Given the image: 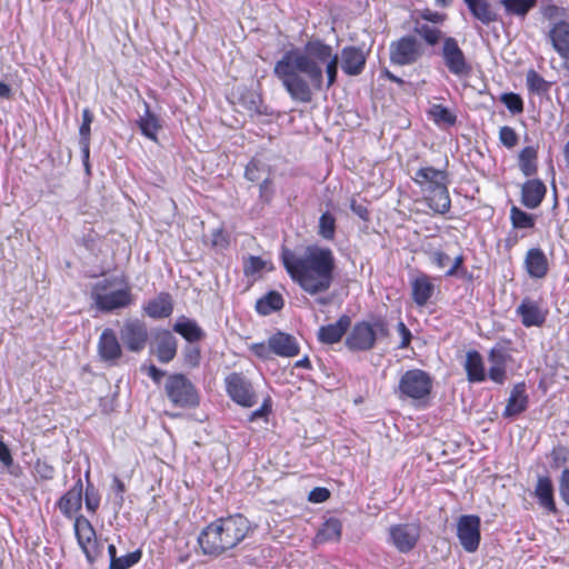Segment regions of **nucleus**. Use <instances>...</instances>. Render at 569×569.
Segmentation results:
<instances>
[{
    "label": "nucleus",
    "mask_w": 569,
    "mask_h": 569,
    "mask_svg": "<svg viewBox=\"0 0 569 569\" xmlns=\"http://www.w3.org/2000/svg\"><path fill=\"white\" fill-rule=\"evenodd\" d=\"M0 461L6 466H10L12 463V457L7 445L0 440Z\"/></svg>",
    "instance_id": "0e129e2a"
},
{
    "label": "nucleus",
    "mask_w": 569,
    "mask_h": 569,
    "mask_svg": "<svg viewBox=\"0 0 569 569\" xmlns=\"http://www.w3.org/2000/svg\"><path fill=\"white\" fill-rule=\"evenodd\" d=\"M330 497V492L326 488H313L308 496V500L315 503L325 502Z\"/></svg>",
    "instance_id": "6e6d98bb"
},
{
    "label": "nucleus",
    "mask_w": 569,
    "mask_h": 569,
    "mask_svg": "<svg viewBox=\"0 0 569 569\" xmlns=\"http://www.w3.org/2000/svg\"><path fill=\"white\" fill-rule=\"evenodd\" d=\"M510 219L516 229H530L535 226L533 216L515 206L510 210Z\"/></svg>",
    "instance_id": "c03bdc74"
},
{
    "label": "nucleus",
    "mask_w": 569,
    "mask_h": 569,
    "mask_svg": "<svg viewBox=\"0 0 569 569\" xmlns=\"http://www.w3.org/2000/svg\"><path fill=\"white\" fill-rule=\"evenodd\" d=\"M386 331V326L381 321H359L350 329L345 341L346 347L351 351H368Z\"/></svg>",
    "instance_id": "39448f33"
},
{
    "label": "nucleus",
    "mask_w": 569,
    "mask_h": 569,
    "mask_svg": "<svg viewBox=\"0 0 569 569\" xmlns=\"http://www.w3.org/2000/svg\"><path fill=\"white\" fill-rule=\"evenodd\" d=\"M164 390L167 397L176 407L192 408L199 403V396L194 386L183 375L176 373L169 376Z\"/></svg>",
    "instance_id": "423d86ee"
},
{
    "label": "nucleus",
    "mask_w": 569,
    "mask_h": 569,
    "mask_svg": "<svg viewBox=\"0 0 569 569\" xmlns=\"http://www.w3.org/2000/svg\"><path fill=\"white\" fill-rule=\"evenodd\" d=\"M228 396L239 406L250 408L257 396L250 380L240 372H232L224 379Z\"/></svg>",
    "instance_id": "6e6552de"
},
{
    "label": "nucleus",
    "mask_w": 569,
    "mask_h": 569,
    "mask_svg": "<svg viewBox=\"0 0 569 569\" xmlns=\"http://www.w3.org/2000/svg\"><path fill=\"white\" fill-rule=\"evenodd\" d=\"M465 370L468 381L482 382L486 380L487 373L481 355L476 351H468L466 355Z\"/></svg>",
    "instance_id": "c85d7f7f"
},
{
    "label": "nucleus",
    "mask_w": 569,
    "mask_h": 569,
    "mask_svg": "<svg viewBox=\"0 0 569 569\" xmlns=\"http://www.w3.org/2000/svg\"><path fill=\"white\" fill-rule=\"evenodd\" d=\"M429 116L438 126L450 127L456 123V116L441 104H432L429 109Z\"/></svg>",
    "instance_id": "ea45409f"
},
{
    "label": "nucleus",
    "mask_w": 569,
    "mask_h": 569,
    "mask_svg": "<svg viewBox=\"0 0 569 569\" xmlns=\"http://www.w3.org/2000/svg\"><path fill=\"white\" fill-rule=\"evenodd\" d=\"M500 100L512 113H519L523 110L522 99L517 93H503Z\"/></svg>",
    "instance_id": "09e8293b"
},
{
    "label": "nucleus",
    "mask_w": 569,
    "mask_h": 569,
    "mask_svg": "<svg viewBox=\"0 0 569 569\" xmlns=\"http://www.w3.org/2000/svg\"><path fill=\"white\" fill-rule=\"evenodd\" d=\"M120 338L129 351L140 352L148 340V329L143 321L136 318L124 320L120 329Z\"/></svg>",
    "instance_id": "9b49d317"
},
{
    "label": "nucleus",
    "mask_w": 569,
    "mask_h": 569,
    "mask_svg": "<svg viewBox=\"0 0 569 569\" xmlns=\"http://www.w3.org/2000/svg\"><path fill=\"white\" fill-rule=\"evenodd\" d=\"M99 357L111 365L116 363L122 356L121 346L112 329H104L98 341Z\"/></svg>",
    "instance_id": "2eb2a0df"
},
{
    "label": "nucleus",
    "mask_w": 569,
    "mask_h": 569,
    "mask_svg": "<svg viewBox=\"0 0 569 569\" xmlns=\"http://www.w3.org/2000/svg\"><path fill=\"white\" fill-rule=\"evenodd\" d=\"M267 173L266 166L258 159H252L246 167L244 176L250 181H259L263 179L260 191L263 192L267 189L269 179L264 177Z\"/></svg>",
    "instance_id": "4c0bfd02"
},
{
    "label": "nucleus",
    "mask_w": 569,
    "mask_h": 569,
    "mask_svg": "<svg viewBox=\"0 0 569 569\" xmlns=\"http://www.w3.org/2000/svg\"><path fill=\"white\" fill-rule=\"evenodd\" d=\"M552 458H553L555 466L559 467L568 460L569 452L563 448L555 449L552 451Z\"/></svg>",
    "instance_id": "e2e57ef3"
},
{
    "label": "nucleus",
    "mask_w": 569,
    "mask_h": 569,
    "mask_svg": "<svg viewBox=\"0 0 569 569\" xmlns=\"http://www.w3.org/2000/svg\"><path fill=\"white\" fill-rule=\"evenodd\" d=\"M462 262V256L456 257L455 260L450 262V267L446 270V276L451 277L456 274L457 270L461 267Z\"/></svg>",
    "instance_id": "774afa93"
},
{
    "label": "nucleus",
    "mask_w": 569,
    "mask_h": 569,
    "mask_svg": "<svg viewBox=\"0 0 569 569\" xmlns=\"http://www.w3.org/2000/svg\"><path fill=\"white\" fill-rule=\"evenodd\" d=\"M142 557L141 550L137 549L124 556L118 557L111 569H129L140 561Z\"/></svg>",
    "instance_id": "de8ad7c7"
},
{
    "label": "nucleus",
    "mask_w": 569,
    "mask_h": 569,
    "mask_svg": "<svg viewBox=\"0 0 569 569\" xmlns=\"http://www.w3.org/2000/svg\"><path fill=\"white\" fill-rule=\"evenodd\" d=\"M282 261L291 279L311 296L326 292L332 284L336 259L329 248L309 246L299 257L284 251Z\"/></svg>",
    "instance_id": "f03ea898"
},
{
    "label": "nucleus",
    "mask_w": 569,
    "mask_h": 569,
    "mask_svg": "<svg viewBox=\"0 0 569 569\" xmlns=\"http://www.w3.org/2000/svg\"><path fill=\"white\" fill-rule=\"evenodd\" d=\"M93 116L89 109L82 111V123L79 129L80 144L82 152L86 158L89 157V142H90V126L92 123Z\"/></svg>",
    "instance_id": "79ce46f5"
},
{
    "label": "nucleus",
    "mask_w": 569,
    "mask_h": 569,
    "mask_svg": "<svg viewBox=\"0 0 569 569\" xmlns=\"http://www.w3.org/2000/svg\"><path fill=\"white\" fill-rule=\"evenodd\" d=\"M419 538L420 526L418 523H397L389 527L387 542L399 552L408 553L416 547Z\"/></svg>",
    "instance_id": "1a4fd4ad"
},
{
    "label": "nucleus",
    "mask_w": 569,
    "mask_h": 569,
    "mask_svg": "<svg viewBox=\"0 0 569 569\" xmlns=\"http://www.w3.org/2000/svg\"><path fill=\"white\" fill-rule=\"evenodd\" d=\"M526 83L528 89L535 93H543L548 90V82L533 69L526 74Z\"/></svg>",
    "instance_id": "49530a36"
},
{
    "label": "nucleus",
    "mask_w": 569,
    "mask_h": 569,
    "mask_svg": "<svg viewBox=\"0 0 569 569\" xmlns=\"http://www.w3.org/2000/svg\"><path fill=\"white\" fill-rule=\"evenodd\" d=\"M143 311L153 319H161L169 317L173 311V303L171 296L166 292L159 293L153 299L149 300Z\"/></svg>",
    "instance_id": "a878e982"
},
{
    "label": "nucleus",
    "mask_w": 569,
    "mask_h": 569,
    "mask_svg": "<svg viewBox=\"0 0 569 569\" xmlns=\"http://www.w3.org/2000/svg\"><path fill=\"white\" fill-rule=\"evenodd\" d=\"M538 3V0H500L507 16L525 19Z\"/></svg>",
    "instance_id": "f704fd0d"
},
{
    "label": "nucleus",
    "mask_w": 569,
    "mask_h": 569,
    "mask_svg": "<svg viewBox=\"0 0 569 569\" xmlns=\"http://www.w3.org/2000/svg\"><path fill=\"white\" fill-rule=\"evenodd\" d=\"M499 139L507 148H513L518 143V136L516 131L508 126H503L499 130Z\"/></svg>",
    "instance_id": "3c124183"
},
{
    "label": "nucleus",
    "mask_w": 569,
    "mask_h": 569,
    "mask_svg": "<svg viewBox=\"0 0 569 569\" xmlns=\"http://www.w3.org/2000/svg\"><path fill=\"white\" fill-rule=\"evenodd\" d=\"M517 315L525 327H540L546 320V312L537 301L525 298L517 307Z\"/></svg>",
    "instance_id": "a211bd4d"
},
{
    "label": "nucleus",
    "mask_w": 569,
    "mask_h": 569,
    "mask_svg": "<svg viewBox=\"0 0 569 569\" xmlns=\"http://www.w3.org/2000/svg\"><path fill=\"white\" fill-rule=\"evenodd\" d=\"M200 359V351L196 347H189L186 349V362L191 366L196 367L199 363Z\"/></svg>",
    "instance_id": "052dcab7"
},
{
    "label": "nucleus",
    "mask_w": 569,
    "mask_h": 569,
    "mask_svg": "<svg viewBox=\"0 0 569 569\" xmlns=\"http://www.w3.org/2000/svg\"><path fill=\"white\" fill-rule=\"evenodd\" d=\"M82 493L83 485L81 478H79L58 501V508L64 517L69 519L77 517L76 515L82 506Z\"/></svg>",
    "instance_id": "dca6fc26"
},
{
    "label": "nucleus",
    "mask_w": 569,
    "mask_h": 569,
    "mask_svg": "<svg viewBox=\"0 0 569 569\" xmlns=\"http://www.w3.org/2000/svg\"><path fill=\"white\" fill-rule=\"evenodd\" d=\"M537 149L526 147L519 153V168L525 176H531L537 170Z\"/></svg>",
    "instance_id": "58836bf2"
},
{
    "label": "nucleus",
    "mask_w": 569,
    "mask_h": 569,
    "mask_svg": "<svg viewBox=\"0 0 569 569\" xmlns=\"http://www.w3.org/2000/svg\"><path fill=\"white\" fill-rule=\"evenodd\" d=\"M73 530L78 545L84 553L87 560L90 563L94 562L99 551L96 530L91 522L84 516H77L73 522Z\"/></svg>",
    "instance_id": "9d476101"
},
{
    "label": "nucleus",
    "mask_w": 569,
    "mask_h": 569,
    "mask_svg": "<svg viewBox=\"0 0 569 569\" xmlns=\"http://www.w3.org/2000/svg\"><path fill=\"white\" fill-rule=\"evenodd\" d=\"M282 306V296L276 291H271L257 301L256 309L260 315L266 316L273 311L280 310Z\"/></svg>",
    "instance_id": "e433bc0d"
},
{
    "label": "nucleus",
    "mask_w": 569,
    "mask_h": 569,
    "mask_svg": "<svg viewBox=\"0 0 569 569\" xmlns=\"http://www.w3.org/2000/svg\"><path fill=\"white\" fill-rule=\"evenodd\" d=\"M271 269L272 266L269 261L256 256H250L243 266L244 274L254 278H259L263 271H269Z\"/></svg>",
    "instance_id": "a19ab883"
},
{
    "label": "nucleus",
    "mask_w": 569,
    "mask_h": 569,
    "mask_svg": "<svg viewBox=\"0 0 569 569\" xmlns=\"http://www.w3.org/2000/svg\"><path fill=\"white\" fill-rule=\"evenodd\" d=\"M34 470L40 478L46 480L52 479L54 476L53 467L44 461H37Z\"/></svg>",
    "instance_id": "5fc2aeb1"
},
{
    "label": "nucleus",
    "mask_w": 569,
    "mask_h": 569,
    "mask_svg": "<svg viewBox=\"0 0 569 569\" xmlns=\"http://www.w3.org/2000/svg\"><path fill=\"white\" fill-rule=\"evenodd\" d=\"M90 297L96 309L101 312L126 309L134 302L131 286L123 274L104 277L96 281Z\"/></svg>",
    "instance_id": "20e7f679"
},
{
    "label": "nucleus",
    "mask_w": 569,
    "mask_h": 569,
    "mask_svg": "<svg viewBox=\"0 0 569 569\" xmlns=\"http://www.w3.org/2000/svg\"><path fill=\"white\" fill-rule=\"evenodd\" d=\"M250 350L260 359H269L272 353L270 339H268V343L259 342L251 345Z\"/></svg>",
    "instance_id": "864d4df0"
},
{
    "label": "nucleus",
    "mask_w": 569,
    "mask_h": 569,
    "mask_svg": "<svg viewBox=\"0 0 569 569\" xmlns=\"http://www.w3.org/2000/svg\"><path fill=\"white\" fill-rule=\"evenodd\" d=\"M398 331L400 332V335L402 337V340H401V343H400V348H406L409 345V342H410L411 333L407 329V327L405 326L403 322H399L398 323Z\"/></svg>",
    "instance_id": "69168bd1"
},
{
    "label": "nucleus",
    "mask_w": 569,
    "mask_h": 569,
    "mask_svg": "<svg viewBox=\"0 0 569 569\" xmlns=\"http://www.w3.org/2000/svg\"><path fill=\"white\" fill-rule=\"evenodd\" d=\"M269 339L272 353L279 357L291 358L297 356L300 351L297 339L291 335L277 332Z\"/></svg>",
    "instance_id": "4be33fe9"
},
{
    "label": "nucleus",
    "mask_w": 569,
    "mask_h": 569,
    "mask_svg": "<svg viewBox=\"0 0 569 569\" xmlns=\"http://www.w3.org/2000/svg\"><path fill=\"white\" fill-rule=\"evenodd\" d=\"M457 535L467 552H475L480 543V518L473 515L461 516L457 525Z\"/></svg>",
    "instance_id": "f8f14e48"
},
{
    "label": "nucleus",
    "mask_w": 569,
    "mask_h": 569,
    "mask_svg": "<svg viewBox=\"0 0 569 569\" xmlns=\"http://www.w3.org/2000/svg\"><path fill=\"white\" fill-rule=\"evenodd\" d=\"M549 37L553 49L566 60H569V23L566 21L557 22L550 30Z\"/></svg>",
    "instance_id": "393cba45"
},
{
    "label": "nucleus",
    "mask_w": 569,
    "mask_h": 569,
    "mask_svg": "<svg viewBox=\"0 0 569 569\" xmlns=\"http://www.w3.org/2000/svg\"><path fill=\"white\" fill-rule=\"evenodd\" d=\"M318 233L326 240H332L335 238L336 218L331 213L325 212L321 214L319 218Z\"/></svg>",
    "instance_id": "37998d69"
},
{
    "label": "nucleus",
    "mask_w": 569,
    "mask_h": 569,
    "mask_svg": "<svg viewBox=\"0 0 569 569\" xmlns=\"http://www.w3.org/2000/svg\"><path fill=\"white\" fill-rule=\"evenodd\" d=\"M177 353V339L168 331L162 330L156 335V355L160 362H170Z\"/></svg>",
    "instance_id": "5701e85b"
},
{
    "label": "nucleus",
    "mask_w": 569,
    "mask_h": 569,
    "mask_svg": "<svg viewBox=\"0 0 569 569\" xmlns=\"http://www.w3.org/2000/svg\"><path fill=\"white\" fill-rule=\"evenodd\" d=\"M522 203L530 209L537 208L545 194H546V186L540 180H528L522 186Z\"/></svg>",
    "instance_id": "c756f323"
},
{
    "label": "nucleus",
    "mask_w": 569,
    "mask_h": 569,
    "mask_svg": "<svg viewBox=\"0 0 569 569\" xmlns=\"http://www.w3.org/2000/svg\"><path fill=\"white\" fill-rule=\"evenodd\" d=\"M539 505L549 512H556L553 500V486L548 477H539L535 489Z\"/></svg>",
    "instance_id": "7c9ffc66"
},
{
    "label": "nucleus",
    "mask_w": 569,
    "mask_h": 569,
    "mask_svg": "<svg viewBox=\"0 0 569 569\" xmlns=\"http://www.w3.org/2000/svg\"><path fill=\"white\" fill-rule=\"evenodd\" d=\"M342 525L338 519L330 518L318 529L315 537L316 543L337 542L340 540Z\"/></svg>",
    "instance_id": "72a5a7b5"
},
{
    "label": "nucleus",
    "mask_w": 569,
    "mask_h": 569,
    "mask_svg": "<svg viewBox=\"0 0 569 569\" xmlns=\"http://www.w3.org/2000/svg\"><path fill=\"white\" fill-rule=\"evenodd\" d=\"M415 31L420 37H422L427 43H429L431 46L436 44L441 37V31L437 27L429 26L428 23H425V22L418 21L416 23Z\"/></svg>",
    "instance_id": "a18cd8bd"
},
{
    "label": "nucleus",
    "mask_w": 569,
    "mask_h": 569,
    "mask_svg": "<svg viewBox=\"0 0 569 569\" xmlns=\"http://www.w3.org/2000/svg\"><path fill=\"white\" fill-rule=\"evenodd\" d=\"M429 260L438 269H448L450 267V257L441 250H432L429 252Z\"/></svg>",
    "instance_id": "603ef678"
},
{
    "label": "nucleus",
    "mask_w": 569,
    "mask_h": 569,
    "mask_svg": "<svg viewBox=\"0 0 569 569\" xmlns=\"http://www.w3.org/2000/svg\"><path fill=\"white\" fill-rule=\"evenodd\" d=\"M559 490L561 498L569 506V469L561 473Z\"/></svg>",
    "instance_id": "4d7b16f0"
},
{
    "label": "nucleus",
    "mask_w": 569,
    "mask_h": 569,
    "mask_svg": "<svg viewBox=\"0 0 569 569\" xmlns=\"http://www.w3.org/2000/svg\"><path fill=\"white\" fill-rule=\"evenodd\" d=\"M339 61L346 74L356 77L363 71L367 54L355 46L342 48L338 54L331 46L315 40L303 49L287 51L273 72L293 101L309 103L315 91L329 90L336 83Z\"/></svg>",
    "instance_id": "f257e3e1"
},
{
    "label": "nucleus",
    "mask_w": 569,
    "mask_h": 569,
    "mask_svg": "<svg viewBox=\"0 0 569 569\" xmlns=\"http://www.w3.org/2000/svg\"><path fill=\"white\" fill-rule=\"evenodd\" d=\"M472 17L485 26L498 21V13L488 0H463Z\"/></svg>",
    "instance_id": "bb28decb"
},
{
    "label": "nucleus",
    "mask_w": 569,
    "mask_h": 569,
    "mask_svg": "<svg viewBox=\"0 0 569 569\" xmlns=\"http://www.w3.org/2000/svg\"><path fill=\"white\" fill-rule=\"evenodd\" d=\"M489 378L497 382L503 383L506 380V353L501 349H491L489 352Z\"/></svg>",
    "instance_id": "473e14b6"
},
{
    "label": "nucleus",
    "mask_w": 569,
    "mask_h": 569,
    "mask_svg": "<svg viewBox=\"0 0 569 569\" xmlns=\"http://www.w3.org/2000/svg\"><path fill=\"white\" fill-rule=\"evenodd\" d=\"M447 183L448 181L437 187L436 189L423 193L429 208L435 213L445 214L450 210L451 200L449 197Z\"/></svg>",
    "instance_id": "b1692460"
},
{
    "label": "nucleus",
    "mask_w": 569,
    "mask_h": 569,
    "mask_svg": "<svg viewBox=\"0 0 569 569\" xmlns=\"http://www.w3.org/2000/svg\"><path fill=\"white\" fill-rule=\"evenodd\" d=\"M421 19L425 20L426 22H432L435 24H438L445 21L446 14L427 9L421 13Z\"/></svg>",
    "instance_id": "bf43d9fd"
},
{
    "label": "nucleus",
    "mask_w": 569,
    "mask_h": 569,
    "mask_svg": "<svg viewBox=\"0 0 569 569\" xmlns=\"http://www.w3.org/2000/svg\"><path fill=\"white\" fill-rule=\"evenodd\" d=\"M112 490L114 491V493L117 496L118 503L121 506L123 502V493L126 491V487H124L123 481L121 479H119L118 477L113 478Z\"/></svg>",
    "instance_id": "680f3d73"
},
{
    "label": "nucleus",
    "mask_w": 569,
    "mask_h": 569,
    "mask_svg": "<svg viewBox=\"0 0 569 569\" xmlns=\"http://www.w3.org/2000/svg\"><path fill=\"white\" fill-rule=\"evenodd\" d=\"M211 242L213 247L223 249L229 244L228 234L222 229H216Z\"/></svg>",
    "instance_id": "13d9d810"
},
{
    "label": "nucleus",
    "mask_w": 569,
    "mask_h": 569,
    "mask_svg": "<svg viewBox=\"0 0 569 569\" xmlns=\"http://www.w3.org/2000/svg\"><path fill=\"white\" fill-rule=\"evenodd\" d=\"M528 396L525 383H517L509 396L507 406L503 410V417L511 418L520 415L527 409Z\"/></svg>",
    "instance_id": "cd10ccee"
},
{
    "label": "nucleus",
    "mask_w": 569,
    "mask_h": 569,
    "mask_svg": "<svg viewBox=\"0 0 569 569\" xmlns=\"http://www.w3.org/2000/svg\"><path fill=\"white\" fill-rule=\"evenodd\" d=\"M250 530L249 520L241 515L219 518L202 529L198 545L203 555L219 557L242 542Z\"/></svg>",
    "instance_id": "7ed1b4c3"
},
{
    "label": "nucleus",
    "mask_w": 569,
    "mask_h": 569,
    "mask_svg": "<svg viewBox=\"0 0 569 569\" xmlns=\"http://www.w3.org/2000/svg\"><path fill=\"white\" fill-rule=\"evenodd\" d=\"M350 208L355 214L359 218L367 220L368 219V210L365 206L357 203L355 200L351 201Z\"/></svg>",
    "instance_id": "338daca9"
},
{
    "label": "nucleus",
    "mask_w": 569,
    "mask_h": 569,
    "mask_svg": "<svg viewBox=\"0 0 569 569\" xmlns=\"http://www.w3.org/2000/svg\"><path fill=\"white\" fill-rule=\"evenodd\" d=\"M138 124L143 136L152 141H157L158 131L161 126L158 117L150 111L148 104H146L144 113L138 120Z\"/></svg>",
    "instance_id": "c9c22d12"
},
{
    "label": "nucleus",
    "mask_w": 569,
    "mask_h": 569,
    "mask_svg": "<svg viewBox=\"0 0 569 569\" xmlns=\"http://www.w3.org/2000/svg\"><path fill=\"white\" fill-rule=\"evenodd\" d=\"M432 388V381L429 375L420 369L408 370L402 375L399 381V391L401 396L420 400L429 396Z\"/></svg>",
    "instance_id": "0eeeda50"
},
{
    "label": "nucleus",
    "mask_w": 569,
    "mask_h": 569,
    "mask_svg": "<svg viewBox=\"0 0 569 569\" xmlns=\"http://www.w3.org/2000/svg\"><path fill=\"white\" fill-rule=\"evenodd\" d=\"M413 180L426 193L447 182V173L432 167H423L416 172Z\"/></svg>",
    "instance_id": "412c9836"
},
{
    "label": "nucleus",
    "mask_w": 569,
    "mask_h": 569,
    "mask_svg": "<svg viewBox=\"0 0 569 569\" xmlns=\"http://www.w3.org/2000/svg\"><path fill=\"white\" fill-rule=\"evenodd\" d=\"M86 508L90 512H96L100 505V496L92 483L88 482L86 488Z\"/></svg>",
    "instance_id": "8fccbe9b"
},
{
    "label": "nucleus",
    "mask_w": 569,
    "mask_h": 569,
    "mask_svg": "<svg viewBox=\"0 0 569 569\" xmlns=\"http://www.w3.org/2000/svg\"><path fill=\"white\" fill-rule=\"evenodd\" d=\"M525 267L530 278L541 279L548 273L549 262L541 249L531 248L527 251Z\"/></svg>",
    "instance_id": "aec40b11"
},
{
    "label": "nucleus",
    "mask_w": 569,
    "mask_h": 569,
    "mask_svg": "<svg viewBox=\"0 0 569 569\" xmlns=\"http://www.w3.org/2000/svg\"><path fill=\"white\" fill-rule=\"evenodd\" d=\"M442 59L448 70L457 77H465L470 72L465 53L453 38H447L443 41Z\"/></svg>",
    "instance_id": "ddd939ff"
},
{
    "label": "nucleus",
    "mask_w": 569,
    "mask_h": 569,
    "mask_svg": "<svg viewBox=\"0 0 569 569\" xmlns=\"http://www.w3.org/2000/svg\"><path fill=\"white\" fill-rule=\"evenodd\" d=\"M173 331L182 336L189 342L200 341L204 337V332L198 323L187 317H180L176 321Z\"/></svg>",
    "instance_id": "2f4dec72"
},
{
    "label": "nucleus",
    "mask_w": 569,
    "mask_h": 569,
    "mask_svg": "<svg viewBox=\"0 0 569 569\" xmlns=\"http://www.w3.org/2000/svg\"><path fill=\"white\" fill-rule=\"evenodd\" d=\"M410 284L411 296L415 303L419 307L426 306L436 290V286L431 277L426 273H419L411 279Z\"/></svg>",
    "instance_id": "6ab92c4d"
},
{
    "label": "nucleus",
    "mask_w": 569,
    "mask_h": 569,
    "mask_svg": "<svg viewBox=\"0 0 569 569\" xmlns=\"http://www.w3.org/2000/svg\"><path fill=\"white\" fill-rule=\"evenodd\" d=\"M420 56L419 44L412 37H403L390 46V59L399 66L410 64Z\"/></svg>",
    "instance_id": "4468645a"
},
{
    "label": "nucleus",
    "mask_w": 569,
    "mask_h": 569,
    "mask_svg": "<svg viewBox=\"0 0 569 569\" xmlns=\"http://www.w3.org/2000/svg\"><path fill=\"white\" fill-rule=\"evenodd\" d=\"M351 319L349 316H341L335 323L321 326L318 329L317 338L323 345H333L339 342L350 328Z\"/></svg>",
    "instance_id": "f3484780"
}]
</instances>
